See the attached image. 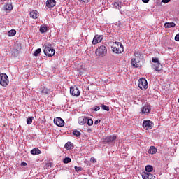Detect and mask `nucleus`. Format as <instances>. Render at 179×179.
Returning <instances> with one entry per match:
<instances>
[{
    "mask_svg": "<svg viewBox=\"0 0 179 179\" xmlns=\"http://www.w3.org/2000/svg\"><path fill=\"white\" fill-rule=\"evenodd\" d=\"M30 17L32 19H37L38 17V11L36 10H32L31 12L29 13Z\"/></svg>",
    "mask_w": 179,
    "mask_h": 179,
    "instance_id": "2eb2a0df",
    "label": "nucleus"
},
{
    "mask_svg": "<svg viewBox=\"0 0 179 179\" xmlns=\"http://www.w3.org/2000/svg\"><path fill=\"white\" fill-rule=\"evenodd\" d=\"M150 110H152L150 105L145 104L144 106L141 108V113L145 115L149 114V113H150Z\"/></svg>",
    "mask_w": 179,
    "mask_h": 179,
    "instance_id": "1a4fd4ad",
    "label": "nucleus"
},
{
    "mask_svg": "<svg viewBox=\"0 0 179 179\" xmlns=\"http://www.w3.org/2000/svg\"><path fill=\"white\" fill-rule=\"evenodd\" d=\"M4 9L5 10H8L10 12V10H12V9H13V6H12V3H7L4 6Z\"/></svg>",
    "mask_w": 179,
    "mask_h": 179,
    "instance_id": "5701e85b",
    "label": "nucleus"
},
{
    "mask_svg": "<svg viewBox=\"0 0 179 179\" xmlns=\"http://www.w3.org/2000/svg\"><path fill=\"white\" fill-rule=\"evenodd\" d=\"M74 169L76 173H79V171H82L83 170V169L81 166H75Z\"/></svg>",
    "mask_w": 179,
    "mask_h": 179,
    "instance_id": "72a5a7b5",
    "label": "nucleus"
},
{
    "mask_svg": "<svg viewBox=\"0 0 179 179\" xmlns=\"http://www.w3.org/2000/svg\"><path fill=\"white\" fill-rule=\"evenodd\" d=\"M87 124L89 127H92V125H93V120L87 117Z\"/></svg>",
    "mask_w": 179,
    "mask_h": 179,
    "instance_id": "7c9ffc66",
    "label": "nucleus"
},
{
    "mask_svg": "<svg viewBox=\"0 0 179 179\" xmlns=\"http://www.w3.org/2000/svg\"><path fill=\"white\" fill-rule=\"evenodd\" d=\"M41 151L38 148H34L31 150V155H40Z\"/></svg>",
    "mask_w": 179,
    "mask_h": 179,
    "instance_id": "4be33fe9",
    "label": "nucleus"
},
{
    "mask_svg": "<svg viewBox=\"0 0 179 179\" xmlns=\"http://www.w3.org/2000/svg\"><path fill=\"white\" fill-rule=\"evenodd\" d=\"M73 135L74 136H76V138H79L81 134H80V131H79L78 130H74L73 131Z\"/></svg>",
    "mask_w": 179,
    "mask_h": 179,
    "instance_id": "bb28decb",
    "label": "nucleus"
},
{
    "mask_svg": "<svg viewBox=\"0 0 179 179\" xmlns=\"http://www.w3.org/2000/svg\"><path fill=\"white\" fill-rule=\"evenodd\" d=\"M165 29H171V27H176V23L174 22H166L164 24Z\"/></svg>",
    "mask_w": 179,
    "mask_h": 179,
    "instance_id": "aec40b11",
    "label": "nucleus"
},
{
    "mask_svg": "<svg viewBox=\"0 0 179 179\" xmlns=\"http://www.w3.org/2000/svg\"><path fill=\"white\" fill-rule=\"evenodd\" d=\"M175 41H179V34L176 35V36H175Z\"/></svg>",
    "mask_w": 179,
    "mask_h": 179,
    "instance_id": "4c0bfd02",
    "label": "nucleus"
},
{
    "mask_svg": "<svg viewBox=\"0 0 179 179\" xmlns=\"http://www.w3.org/2000/svg\"><path fill=\"white\" fill-rule=\"evenodd\" d=\"M102 40H103V36L95 35L92 41V44H94V45H96V44H99V43H101Z\"/></svg>",
    "mask_w": 179,
    "mask_h": 179,
    "instance_id": "9b49d317",
    "label": "nucleus"
},
{
    "mask_svg": "<svg viewBox=\"0 0 179 179\" xmlns=\"http://www.w3.org/2000/svg\"><path fill=\"white\" fill-rule=\"evenodd\" d=\"M91 162H92V163H96V162H97V160H96L94 157H92V158H91Z\"/></svg>",
    "mask_w": 179,
    "mask_h": 179,
    "instance_id": "a19ab883",
    "label": "nucleus"
},
{
    "mask_svg": "<svg viewBox=\"0 0 179 179\" xmlns=\"http://www.w3.org/2000/svg\"><path fill=\"white\" fill-rule=\"evenodd\" d=\"M41 93L43 94H48V93H50V90L47 88H43V90L41 91Z\"/></svg>",
    "mask_w": 179,
    "mask_h": 179,
    "instance_id": "f704fd0d",
    "label": "nucleus"
},
{
    "mask_svg": "<svg viewBox=\"0 0 179 179\" xmlns=\"http://www.w3.org/2000/svg\"><path fill=\"white\" fill-rule=\"evenodd\" d=\"M8 37H13L14 36H16V30L11 29L8 32Z\"/></svg>",
    "mask_w": 179,
    "mask_h": 179,
    "instance_id": "b1692460",
    "label": "nucleus"
},
{
    "mask_svg": "<svg viewBox=\"0 0 179 179\" xmlns=\"http://www.w3.org/2000/svg\"><path fill=\"white\" fill-rule=\"evenodd\" d=\"M47 30H48V28L47 27V25L45 24H43L41 27H40V32L43 34L44 33H47Z\"/></svg>",
    "mask_w": 179,
    "mask_h": 179,
    "instance_id": "412c9836",
    "label": "nucleus"
},
{
    "mask_svg": "<svg viewBox=\"0 0 179 179\" xmlns=\"http://www.w3.org/2000/svg\"><path fill=\"white\" fill-rule=\"evenodd\" d=\"M157 148L155 146H151L150 147V149L148 150V153L149 155H155V153H157Z\"/></svg>",
    "mask_w": 179,
    "mask_h": 179,
    "instance_id": "a211bd4d",
    "label": "nucleus"
},
{
    "mask_svg": "<svg viewBox=\"0 0 179 179\" xmlns=\"http://www.w3.org/2000/svg\"><path fill=\"white\" fill-rule=\"evenodd\" d=\"M101 108H102V110H104L105 111H110V108L106 105H101Z\"/></svg>",
    "mask_w": 179,
    "mask_h": 179,
    "instance_id": "2f4dec72",
    "label": "nucleus"
},
{
    "mask_svg": "<svg viewBox=\"0 0 179 179\" xmlns=\"http://www.w3.org/2000/svg\"><path fill=\"white\" fill-rule=\"evenodd\" d=\"M115 44L116 45L112 48V51L115 54H121V52H124V45H122V43L117 42Z\"/></svg>",
    "mask_w": 179,
    "mask_h": 179,
    "instance_id": "7ed1b4c3",
    "label": "nucleus"
},
{
    "mask_svg": "<svg viewBox=\"0 0 179 179\" xmlns=\"http://www.w3.org/2000/svg\"><path fill=\"white\" fill-rule=\"evenodd\" d=\"M143 179H155V176L150 173H144L142 175Z\"/></svg>",
    "mask_w": 179,
    "mask_h": 179,
    "instance_id": "4468645a",
    "label": "nucleus"
},
{
    "mask_svg": "<svg viewBox=\"0 0 179 179\" xmlns=\"http://www.w3.org/2000/svg\"><path fill=\"white\" fill-rule=\"evenodd\" d=\"M20 50V48H19V50L17 49H14V55H17V54H19V51Z\"/></svg>",
    "mask_w": 179,
    "mask_h": 179,
    "instance_id": "c9c22d12",
    "label": "nucleus"
},
{
    "mask_svg": "<svg viewBox=\"0 0 179 179\" xmlns=\"http://www.w3.org/2000/svg\"><path fill=\"white\" fill-rule=\"evenodd\" d=\"M152 125H153V122L150 120H144L143 122V128H144V129H152Z\"/></svg>",
    "mask_w": 179,
    "mask_h": 179,
    "instance_id": "6e6552de",
    "label": "nucleus"
},
{
    "mask_svg": "<svg viewBox=\"0 0 179 179\" xmlns=\"http://www.w3.org/2000/svg\"><path fill=\"white\" fill-rule=\"evenodd\" d=\"M70 93L71 96H74L75 97H79L80 96V91L76 87H71L70 88Z\"/></svg>",
    "mask_w": 179,
    "mask_h": 179,
    "instance_id": "0eeeda50",
    "label": "nucleus"
},
{
    "mask_svg": "<svg viewBox=\"0 0 179 179\" xmlns=\"http://www.w3.org/2000/svg\"><path fill=\"white\" fill-rule=\"evenodd\" d=\"M152 62L154 64H159V63H160V62H159V58H157V57H152Z\"/></svg>",
    "mask_w": 179,
    "mask_h": 179,
    "instance_id": "473e14b6",
    "label": "nucleus"
},
{
    "mask_svg": "<svg viewBox=\"0 0 179 179\" xmlns=\"http://www.w3.org/2000/svg\"><path fill=\"white\" fill-rule=\"evenodd\" d=\"M92 110L93 111H99L100 110V106H95Z\"/></svg>",
    "mask_w": 179,
    "mask_h": 179,
    "instance_id": "e433bc0d",
    "label": "nucleus"
},
{
    "mask_svg": "<svg viewBox=\"0 0 179 179\" xmlns=\"http://www.w3.org/2000/svg\"><path fill=\"white\" fill-rule=\"evenodd\" d=\"M54 124L57 125V127H64L65 122H64V120L61 117H55L54 119Z\"/></svg>",
    "mask_w": 179,
    "mask_h": 179,
    "instance_id": "9d476101",
    "label": "nucleus"
},
{
    "mask_svg": "<svg viewBox=\"0 0 179 179\" xmlns=\"http://www.w3.org/2000/svg\"><path fill=\"white\" fill-rule=\"evenodd\" d=\"M33 120H34V117H29L27 119V124L28 125H31L33 123Z\"/></svg>",
    "mask_w": 179,
    "mask_h": 179,
    "instance_id": "a878e982",
    "label": "nucleus"
},
{
    "mask_svg": "<svg viewBox=\"0 0 179 179\" xmlns=\"http://www.w3.org/2000/svg\"><path fill=\"white\" fill-rule=\"evenodd\" d=\"M87 117H80L78 118V123L80 125H85V124H87Z\"/></svg>",
    "mask_w": 179,
    "mask_h": 179,
    "instance_id": "f3484780",
    "label": "nucleus"
},
{
    "mask_svg": "<svg viewBox=\"0 0 179 179\" xmlns=\"http://www.w3.org/2000/svg\"><path fill=\"white\" fill-rule=\"evenodd\" d=\"M99 122H101L100 120H97L94 122V125H97V124H99Z\"/></svg>",
    "mask_w": 179,
    "mask_h": 179,
    "instance_id": "79ce46f5",
    "label": "nucleus"
},
{
    "mask_svg": "<svg viewBox=\"0 0 179 179\" xmlns=\"http://www.w3.org/2000/svg\"><path fill=\"white\" fill-rule=\"evenodd\" d=\"M43 52L46 57H48V58H51V57H54V55H55V50L53 49L50 43H48L45 46Z\"/></svg>",
    "mask_w": 179,
    "mask_h": 179,
    "instance_id": "f257e3e1",
    "label": "nucleus"
},
{
    "mask_svg": "<svg viewBox=\"0 0 179 179\" xmlns=\"http://www.w3.org/2000/svg\"><path fill=\"white\" fill-rule=\"evenodd\" d=\"M170 1H171V0H162V2L163 3H169V2H170Z\"/></svg>",
    "mask_w": 179,
    "mask_h": 179,
    "instance_id": "ea45409f",
    "label": "nucleus"
},
{
    "mask_svg": "<svg viewBox=\"0 0 179 179\" xmlns=\"http://www.w3.org/2000/svg\"><path fill=\"white\" fill-rule=\"evenodd\" d=\"M134 58L131 59V65L134 68H139V63L141 62V57H139V54L134 53Z\"/></svg>",
    "mask_w": 179,
    "mask_h": 179,
    "instance_id": "39448f33",
    "label": "nucleus"
},
{
    "mask_svg": "<svg viewBox=\"0 0 179 179\" xmlns=\"http://www.w3.org/2000/svg\"><path fill=\"white\" fill-rule=\"evenodd\" d=\"M71 162H72V159L70 157H66L63 159L64 164H68V163H71Z\"/></svg>",
    "mask_w": 179,
    "mask_h": 179,
    "instance_id": "cd10ccee",
    "label": "nucleus"
},
{
    "mask_svg": "<svg viewBox=\"0 0 179 179\" xmlns=\"http://www.w3.org/2000/svg\"><path fill=\"white\" fill-rule=\"evenodd\" d=\"M1 1H5V0H1Z\"/></svg>",
    "mask_w": 179,
    "mask_h": 179,
    "instance_id": "a18cd8bd",
    "label": "nucleus"
},
{
    "mask_svg": "<svg viewBox=\"0 0 179 179\" xmlns=\"http://www.w3.org/2000/svg\"><path fill=\"white\" fill-rule=\"evenodd\" d=\"M40 52H41V48H38V49H36V50L34 51L33 55H34V57H38V54H40Z\"/></svg>",
    "mask_w": 179,
    "mask_h": 179,
    "instance_id": "c85d7f7f",
    "label": "nucleus"
},
{
    "mask_svg": "<svg viewBox=\"0 0 179 179\" xmlns=\"http://www.w3.org/2000/svg\"><path fill=\"white\" fill-rule=\"evenodd\" d=\"M150 0H142L144 3H148Z\"/></svg>",
    "mask_w": 179,
    "mask_h": 179,
    "instance_id": "c03bdc74",
    "label": "nucleus"
},
{
    "mask_svg": "<svg viewBox=\"0 0 179 179\" xmlns=\"http://www.w3.org/2000/svg\"><path fill=\"white\" fill-rule=\"evenodd\" d=\"M113 6L115 9H118L119 10H121V8L122 6V3L120 1H115L113 3Z\"/></svg>",
    "mask_w": 179,
    "mask_h": 179,
    "instance_id": "6ab92c4d",
    "label": "nucleus"
},
{
    "mask_svg": "<svg viewBox=\"0 0 179 179\" xmlns=\"http://www.w3.org/2000/svg\"><path fill=\"white\" fill-rule=\"evenodd\" d=\"M55 5H57V1L55 0L46 1V7L48 8V9H52Z\"/></svg>",
    "mask_w": 179,
    "mask_h": 179,
    "instance_id": "f8f14e48",
    "label": "nucleus"
},
{
    "mask_svg": "<svg viewBox=\"0 0 179 179\" xmlns=\"http://www.w3.org/2000/svg\"><path fill=\"white\" fill-rule=\"evenodd\" d=\"M71 145L72 143L71 142H67L64 145L65 149H66L67 150H70V149H71Z\"/></svg>",
    "mask_w": 179,
    "mask_h": 179,
    "instance_id": "c756f323",
    "label": "nucleus"
},
{
    "mask_svg": "<svg viewBox=\"0 0 179 179\" xmlns=\"http://www.w3.org/2000/svg\"><path fill=\"white\" fill-rule=\"evenodd\" d=\"M80 2H82L83 3H87L89 2V0H79Z\"/></svg>",
    "mask_w": 179,
    "mask_h": 179,
    "instance_id": "58836bf2",
    "label": "nucleus"
},
{
    "mask_svg": "<svg viewBox=\"0 0 179 179\" xmlns=\"http://www.w3.org/2000/svg\"><path fill=\"white\" fill-rule=\"evenodd\" d=\"M138 87L141 89V90L148 89V81L145 78H140L138 80Z\"/></svg>",
    "mask_w": 179,
    "mask_h": 179,
    "instance_id": "423d86ee",
    "label": "nucleus"
},
{
    "mask_svg": "<svg viewBox=\"0 0 179 179\" xmlns=\"http://www.w3.org/2000/svg\"><path fill=\"white\" fill-rule=\"evenodd\" d=\"M0 85L3 86V87H6L9 85V78L6 73H0Z\"/></svg>",
    "mask_w": 179,
    "mask_h": 179,
    "instance_id": "f03ea898",
    "label": "nucleus"
},
{
    "mask_svg": "<svg viewBox=\"0 0 179 179\" xmlns=\"http://www.w3.org/2000/svg\"><path fill=\"white\" fill-rule=\"evenodd\" d=\"M21 166H27V163L24 162H22L21 163Z\"/></svg>",
    "mask_w": 179,
    "mask_h": 179,
    "instance_id": "37998d69",
    "label": "nucleus"
},
{
    "mask_svg": "<svg viewBox=\"0 0 179 179\" xmlns=\"http://www.w3.org/2000/svg\"><path fill=\"white\" fill-rule=\"evenodd\" d=\"M153 66L155 71H156L157 72H160V71H162L163 68V66L160 63H155L153 64Z\"/></svg>",
    "mask_w": 179,
    "mask_h": 179,
    "instance_id": "dca6fc26",
    "label": "nucleus"
},
{
    "mask_svg": "<svg viewBox=\"0 0 179 179\" xmlns=\"http://www.w3.org/2000/svg\"><path fill=\"white\" fill-rule=\"evenodd\" d=\"M117 139V136H108L106 138H104V142H106V143H108L110 142H114Z\"/></svg>",
    "mask_w": 179,
    "mask_h": 179,
    "instance_id": "ddd939ff",
    "label": "nucleus"
},
{
    "mask_svg": "<svg viewBox=\"0 0 179 179\" xmlns=\"http://www.w3.org/2000/svg\"><path fill=\"white\" fill-rule=\"evenodd\" d=\"M96 55L99 57H105L107 55V48L105 45L99 46L96 49Z\"/></svg>",
    "mask_w": 179,
    "mask_h": 179,
    "instance_id": "20e7f679",
    "label": "nucleus"
},
{
    "mask_svg": "<svg viewBox=\"0 0 179 179\" xmlns=\"http://www.w3.org/2000/svg\"><path fill=\"white\" fill-rule=\"evenodd\" d=\"M145 169L147 173H152V171H153V166H152V165H147Z\"/></svg>",
    "mask_w": 179,
    "mask_h": 179,
    "instance_id": "393cba45",
    "label": "nucleus"
}]
</instances>
